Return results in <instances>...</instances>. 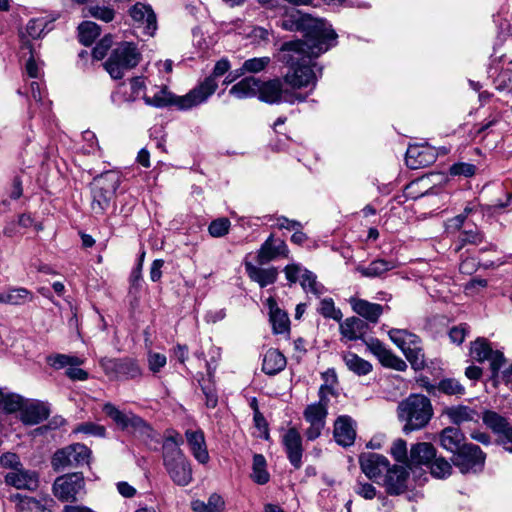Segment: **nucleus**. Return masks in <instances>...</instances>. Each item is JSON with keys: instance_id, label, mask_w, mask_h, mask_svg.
<instances>
[{"instance_id": "39448f33", "label": "nucleus", "mask_w": 512, "mask_h": 512, "mask_svg": "<svg viewBox=\"0 0 512 512\" xmlns=\"http://www.w3.org/2000/svg\"><path fill=\"white\" fill-rule=\"evenodd\" d=\"M121 179L118 173L109 171L95 178L92 188L91 210L95 215H102L109 208Z\"/></svg>"}, {"instance_id": "f257e3e1", "label": "nucleus", "mask_w": 512, "mask_h": 512, "mask_svg": "<svg viewBox=\"0 0 512 512\" xmlns=\"http://www.w3.org/2000/svg\"><path fill=\"white\" fill-rule=\"evenodd\" d=\"M309 51L300 41H288L281 46L278 60L289 67L284 82L294 89L310 87L313 90L322 76V67L313 61L319 55Z\"/></svg>"}, {"instance_id": "9d476101", "label": "nucleus", "mask_w": 512, "mask_h": 512, "mask_svg": "<svg viewBox=\"0 0 512 512\" xmlns=\"http://www.w3.org/2000/svg\"><path fill=\"white\" fill-rule=\"evenodd\" d=\"M100 366L112 380H132L142 376V370L132 358H102Z\"/></svg>"}, {"instance_id": "ddd939ff", "label": "nucleus", "mask_w": 512, "mask_h": 512, "mask_svg": "<svg viewBox=\"0 0 512 512\" xmlns=\"http://www.w3.org/2000/svg\"><path fill=\"white\" fill-rule=\"evenodd\" d=\"M306 97V95H302L301 93L284 90L282 82L279 79H273L267 82H261L259 80L258 98L261 101L270 104L281 101L293 104L295 102H304Z\"/></svg>"}, {"instance_id": "79ce46f5", "label": "nucleus", "mask_w": 512, "mask_h": 512, "mask_svg": "<svg viewBox=\"0 0 512 512\" xmlns=\"http://www.w3.org/2000/svg\"><path fill=\"white\" fill-rule=\"evenodd\" d=\"M194 512H224L225 501L219 494L209 496L207 502L195 500L191 504Z\"/></svg>"}, {"instance_id": "f8f14e48", "label": "nucleus", "mask_w": 512, "mask_h": 512, "mask_svg": "<svg viewBox=\"0 0 512 512\" xmlns=\"http://www.w3.org/2000/svg\"><path fill=\"white\" fill-rule=\"evenodd\" d=\"M229 69L230 62L227 59L223 58L217 61L212 74L191 90V95L186 99V101H189L191 100L190 98H192V102L198 103V105L205 103L209 97L214 94L218 87L216 78L226 74Z\"/></svg>"}, {"instance_id": "2f4dec72", "label": "nucleus", "mask_w": 512, "mask_h": 512, "mask_svg": "<svg viewBox=\"0 0 512 512\" xmlns=\"http://www.w3.org/2000/svg\"><path fill=\"white\" fill-rule=\"evenodd\" d=\"M439 438L441 447L453 453V455L466 444L464 434L457 427L444 428Z\"/></svg>"}, {"instance_id": "412c9836", "label": "nucleus", "mask_w": 512, "mask_h": 512, "mask_svg": "<svg viewBox=\"0 0 512 512\" xmlns=\"http://www.w3.org/2000/svg\"><path fill=\"white\" fill-rule=\"evenodd\" d=\"M435 149L428 145H410L406 151L405 161L410 169L429 166L436 161Z\"/></svg>"}, {"instance_id": "4468645a", "label": "nucleus", "mask_w": 512, "mask_h": 512, "mask_svg": "<svg viewBox=\"0 0 512 512\" xmlns=\"http://www.w3.org/2000/svg\"><path fill=\"white\" fill-rule=\"evenodd\" d=\"M103 412L122 430L143 433L148 429L147 423L141 417L131 411H122L110 402L103 405Z\"/></svg>"}, {"instance_id": "20e7f679", "label": "nucleus", "mask_w": 512, "mask_h": 512, "mask_svg": "<svg viewBox=\"0 0 512 512\" xmlns=\"http://www.w3.org/2000/svg\"><path fill=\"white\" fill-rule=\"evenodd\" d=\"M142 60L137 45L132 42H121L111 52L104 66L113 79H121L127 70L136 67Z\"/></svg>"}, {"instance_id": "c03bdc74", "label": "nucleus", "mask_w": 512, "mask_h": 512, "mask_svg": "<svg viewBox=\"0 0 512 512\" xmlns=\"http://www.w3.org/2000/svg\"><path fill=\"white\" fill-rule=\"evenodd\" d=\"M267 462L262 454L253 456L251 479L259 485H265L270 480V474L267 471Z\"/></svg>"}, {"instance_id": "f704fd0d", "label": "nucleus", "mask_w": 512, "mask_h": 512, "mask_svg": "<svg viewBox=\"0 0 512 512\" xmlns=\"http://www.w3.org/2000/svg\"><path fill=\"white\" fill-rule=\"evenodd\" d=\"M49 416L48 407L41 402L26 405L21 410V420L27 425H36L46 420Z\"/></svg>"}, {"instance_id": "a211bd4d", "label": "nucleus", "mask_w": 512, "mask_h": 512, "mask_svg": "<svg viewBox=\"0 0 512 512\" xmlns=\"http://www.w3.org/2000/svg\"><path fill=\"white\" fill-rule=\"evenodd\" d=\"M134 22V26L143 29L147 36H154L157 30V17L152 7L148 4L137 2L128 11Z\"/></svg>"}, {"instance_id": "e433bc0d", "label": "nucleus", "mask_w": 512, "mask_h": 512, "mask_svg": "<svg viewBox=\"0 0 512 512\" xmlns=\"http://www.w3.org/2000/svg\"><path fill=\"white\" fill-rule=\"evenodd\" d=\"M259 79L245 77L231 87L229 93L238 99L250 98L258 95Z\"/></svg>"}, {"instance_id": "37998d69", "label": "nucleus", "mask_w": 512, "mask_h": 512, "mask_svg": "<svg viewBox=\"0 0 512 512\" xmlns=\"http://www.w3.org/2000/svg\"><path fill=\"white\" fill-rule=\"evenodd\" d=\"M32 299L31 292L26 288H11L0 293V303L22 305Z\"/></svg>"}, {"instance_id": "8fccbe9b", "label": "nucleus", "mask_w": 512, "mask_h": 512, "mask_svg": "<svg viewBox=\"0 0 512 512\" xmlns=\"http://www.w3.org/2000/svg\"><path fill=\"white\" fill-rule=\"evenodd\" d=\"M270 62L271 59L268 56L247 59L239 68V74L244 75L246 73L254 74L262 72L266 69Z\"/></svg>"}, {"instance_id": "473e14b6", "label": "nucleus", "mask_w": 512, "mask_h": 512, "mask_svg": "<svg viewBox=\"0 0 512 512\" xmlns=\"http://www.w3.org/2000/svg\"><path fill=\"white\" fill-rule=\"evenodd\" d=\"M399 266L397 260L391 259H375L370 262L367 266H358L356 270L367 278L381 277L388 271L396 269Z\"/></svg>"}, {"instance_id": "dca6fc26", "label": "nucleus", "mask_w": 512, "mask_h": 512, "mask_svg": "<svg viewBox=\"0 0 512 512\" xmlns=\"http://www.w3.org/2000/svg\"><path fill=\"white\" fill-rule=\"evenodd\" d=\"M482 419L484 424L496 434L497 442L506 451L512 453V427L507 419L494 411H485Z\"/></svg>"}, {"instance_id": "72a5a7b5", "label": "nucleus", "mask_w": 512, "mask_h": 512, "mask_svg": "<svg viewBox=\"0 0 512 512\" xmlns=\"http://www.w3.org/2000/svg\"><path fill=\"white\" fill-rule=\"evenodd\" d=\"M267 303L269 306V319L273 332L276 334L288 333L290 330L288 314L278 307L273 298H269Z\"/></svg>"}, {"instance_id": "4c0bfd02", "label": "nucleus", "mask_w": 512, "mask_h": 512, "mask_svg": "<svg viewBox=\"0 0 512 512\" xmlns=\"http://www.w3.org/2000/svg\"><path fill=\"white\" fill-rule=\"evenodd\" d=\"M484 241V234L476 227L465 228L460 231L455 242L454 251L458 253L466 245L478 246Z\"/></svg>"}, {"instance_id": "7ed1b4c3", "label": "nucleus", "mask_w": 512, "mask_h": 512, "mask_svg": "<svg viewBox=\"0 0 512 512\" xmlns=\"http://www.w3.org/2000/svg\"><path fill=\"white\" fill-rule=\"evenodd\" d=\"M397 416L405 434L421 430L433 416L431 401L422 394H411L398 404Z\"/></svg>"}, {"instance_id": "6e6d98bb", "label": "nucleus", "mask_w": 512, "mask_h": 512, "mask_svg": "<svg viewBox=\"0 0 512 512\" xmlns=\"http://www.w3.org/2000/svg\"><path fill=\"white\" fill-rule=\"evenodd\" d=\"M451 470V464L443 457L434 458L433 461L430 462V471L434 477H447L451 474Z\"/></svg>"}, {"instance_id": "6ab92c4d", "label": "nucleus", "mask_w": 512, "mask_h": 512, "mask_svg": "<svg viewBox=\"0 0 512 512\" xmlns=\"http://www.w3.org/2000/svg\"><path fill=\"white\" fill-rule=\"evenodd\" d=\"M362 472L371 480L381 477L390 466L389 460L378 453L365 452L359 457Z\"/></svg>"}, {"instance_id": "4d7b16f0", "label": "nucleus", "mask_w": 512, "mask_h": 512, "mask_svg": "<svg viewBox=\"0 0 512 512\" xmlns=\"http://www.w3.org/2000/svg\"><path fill=\"white\" fill-rule=\"evenodd\" d=\"M13 499L19 501V508L21 510L40 512V509H42L44 506V503H42L40 500L29 496H22L21 494L14 495Z\"/></svg>"}, {"instance_id": "680f3d73", "label": "nucleus", "mask_w": 512, "mask_h": 512, "mask_svg": "<svg viewBox=\"0 0 512 512\" xmlns=\"http://www.w3.org/2000/svg\"><path fill=\"white\" fill-rule=\"evenodd\" d=\"M305 270L307 269L299 264H289L284 268V273L288 282L295 284L298 281L301 283Z\"/></svg>"}, {"instance_id": "864d4df0", "label": "nucleus", "mask_w": 512, "mask_h": 512, "mask_svg": "<svg viewBox=\"0 0 512 512\" xmlns=\"http://www.w3.org/2000/svg\"><path fill=\"white\" fill-rule=\"evenodd\" d=\"M438 390L446 395H463L465 388L458 380L453 378L442 379L437 386Z\"/></svg>"}, {"instance_id": "49530a36", "label": "nucleus", "mask_w": 512, "mask_h": 512, "mask_svg": "<svg viewBox=\"0 0 512 512\" xmlns=\"http://www.w3.org/2000/svg\"><path fill=\"white\" fill-rule=\"evenodd\" d=\"M23 56L29 54L25 64V71L31 78H37L40 75V66L30 42H24L21 46Z\"/></svg>"}, {"instance_id": "4be33fe9", "label": "nucleus", "mask_w": 512, "mask_h": 512, "mask_svg": "<svg viewBox=\"0 0 512 512\" xmlns=\"http://www.w3.org/2000/svg\"><path fill=\"white\" fill-rule=\"evenodd\" d=\"M288 253L289 249L286 243L270 235L258 250L257 262L260 265L267 264L281 257L287 258Z\"/></svg>"}, {"instance_id": "a878e982", "label": "nucleus", "mask_w": 512, "mask_h": 512, "mask_svg": "<svg viewBox=\"0 0 512 512\" xmlns=\"http://www.w3.org/2000/svg\"><path fill=\"white\" fill-rule=\"evenodd\" d=\"M349 303L351 305L352 310L359 315L360 317L364 318L367 322L376 324L380 318V316L383 314L385 306L378 304V303H372L367 300L357 298V297H351L349 299Z\"/></svg>"}, {"instance_id": "5fc2aeb1", "label": "nucleus", "mask_w": 512, "mask_h": 512, "mask_svg": "<svg viewBox=\"0 0 512 512\" xmlns=\"http://www.w3.org/2000/svg\"><path fill=\"white\" fill-rule=\"evenodd\" d=\"M319 313L329 319H333L335 321H341L343 315L340 309L335 307L334 301L332 298H325L320 302V307L318 308Z\"/></svg>"}, {"instance_id": "7c9ffc66", "label": "nucleus", "mask_w": 512, "mask_h": 512, "mask_svg": "<svg viewBox=\"0 0 512 512\" xmlns=\"http://www.w3.org/2000/svg\"><path fill=\"white\" fill-rule=\"evenodd\" d=\"M340 333L341 335L350 340H358L363 339L368 331V324L366 321L362 320L359 317H349L346 318L340 324Z\"/></svg>"}, {"instance_id": "6e6552de", "label": "nucleus", "mask_w": 512, "mask_h": 512, "mask_svg": "<svg viewBox=\"0 0 512 512\" xmlns=\"http://www.w3.org/2000/svg\"><path fill=\"white\" fill-rule=\"evenodd\" d=\"M389 337L403 352L412 367L416 370L425 365L424 353L420 345V338L402 329H391Z\"/></svg>"}, {"instance_id": "c9c22d12", "label": "nucleus", "mask_w": 512, "mask_h": 512, "mask_svg": "<svg viewBox=\"0 0 512 512\" xmlns=\"http://www.w3.org/2000/svg\"><path fill=\"white\" fill-rule=\"evenodd\" d=\"M286 366L285 356L277 349H269L263 358L262 370L268 375H275Z\"/></svg>"}, {"instance_id": "393cba45", "label": "nucleus", "mask_w": 512, "mask_h": 512, "mask_svg": "<svg viewBox=\"0 0 512 512\" xmlns=\"http://www.w3.org/2000/svg\"><path fill=\"white\" fill-rule=\"evenodd\" d=\"M409 471L406 467L389 466L384 479L386 492L390 495H400L408 489Z\"/></svg>"}, {"instance_id": "58836bf2", "label": "nucleus", "mask_w": 512, "mask_h": 512, "mask_svg": "<svg viewBox=\"0 0 512 512\" xmlns=\"http://www.w3.org/2000/svg\"><path fill=\"white\" fill-rule=\"evenodd\" d=\"M49 23L50 22L45 17L29 20L25 28V32L21 33L22 45L24 42H30L28 38L38 39L42 37L46 31L51 29L48 27Z\"/></svg>"}, {"instance_id": "a18cd8bd", "label": "nucleus", "mask_w": 512, "mask_h": 512, "mask_svg": "<svg viewBox=\"0 0 512 512\" xmlns=\"http://www.w3.org/2000/svg\"><path fill=\"white\" fill-rule=\"evenodd\" d=\"M100 35V27L91 21H85L78 27L79 41L85 45H91L94 40Z\"/></svg>"}, {"instance_id": "f3484780", "label": "nucleus", "mask_w": 512, "mask_h": 512, "mask_svg": "<svg viewBox=\"0 0 512 512\" xmlns=\"http://www.w3.org/2000/svg\"><path fill=\"white\" fill-rule=\"evenodd\" d=\"M190 95H191V90L185 95L176 96V95L172 94L171 92H169L167 90V87H162L158 92H156L153 95V97L143 95V99L145 100V103L147 105H151L154 107L161 108V107L174 105L179 110H189L193 107L198 106V103L192 102V100H193L192 98H190L191 100L186 101V99H188V97Z\"/></svg>"}, {"instance_id": "603ef678", "label": "nucleus", "mask_w": 512, "mask_h": 512, "mask_svg": "<svg viewBox=\"0 0 512 512\" xmlns=\"http://www.w3.org/2000/svg\"><path fill=\"white\" fill-rule=\"evenodd\" d=\"M389 453L395 461L406 464L409 467V454L407 442L404 439H395L391 444Z\"/></svg>"}, {"instance_id": "13d9d810", "label": "nucleus", "mask_w": 512, "mask_h": 512, "mask_svg": "<svg viewBox=\"0 0 512 512\" xmlns=\"http://www.w3.org/2000/svg\"><path fill=\"white\" fill-rule=\"evenodd\" d=\"M230 225L228 218H218L210 223L208 231L212 237H223L229 232Z\"/></svg>"}, {"instance_id": "c85d7f7f", "label": "nucleus", "mask_w": 512, "mask_h": 512, "mask_svg": "<svg viewBox=\"0 0 512 512\" xmlns=\"http://www.w3.org/2000/svg\"><path fill=\"white\" fill-rule=\"evenodd\" d=\"M436 457V449L431 443L419 442L413 444L409 451V468L413 466L429 465Z\"/></svg>"}, {"instance_id": "f03ea898", "label": "nucleus", "mask_w": 512, "mask_h": 512, "mask_svg": "<svg viewBox=\"0 0 512 512\" xmlns=\"http://www.w3.org/2000/svg\"><path fill=\"white\" fill-rule=\"evenodd\" d=\"M281 27L287 31H301L304 39L299 40L310 53L321 55L336 41L337 34L323 19L313 18L299 10H293L281 20Z\"/></svg>"}, {"instance_id": "423d86ee", "label": "nucleus", "mask_w": 512, "mask_h": 512, "mask_svg": "<svg viewBox=\"0 0 512 512\" xmlns=\"http://www.w3.org/2000/svg\"><path fill=\"white\" fill-rule=\"evenodd\" d=\"M328 392H331V389L326 385H322L319 389V401L308 405L303 412L305 420L310 424L305 432L306 438L309 441L317 439L325 427L328 414Z\"/></svg>"}, {"instance_id": "2eb2a0df", "label": "nucleus", "mask_w": 512, "mask_h": 512, "mask_svg": "<svg viewBox=\"0 0 512 512\" xmlns=\"http://www.w3.org/2000/svg\"><path fill=\"white\" fill-rule=\"evenodd\" d=\"M84 477L81 473H71L58 477L53 484V493L60 501H74L84 489Z\"/></svg>"}, {"instance_id": "de8ad7c7", "label": "nucleus", "mask_w": 512, "mask_h": 512, "mask_svg": "<svg viewBox=\"0 0 512 512\" xmlns=\"http://www.w3.org/2000/svg\"><path fill=\"white\" fill-rule=\"evenodd\" d=\"M301 287L306 293L310 292L317 297L325 293V287L317 281V276L308 269L304 271Z\"/></svg>"}, {"instance_id": "5701e85b", "label": "nucleus", "mask_w": 512, "mask_h": 512, "mask_svg": "<svg viewBox=\"0 0 512 512\" xmlns=\"http://www.w3.org/2000/svg\"><path fill=\"white\" fill-rule=\"evenodd\" d=\"M282 444L284 446L287 458L290 464L299 469L302 466V438L296 428H289L282 437Z\"/></svg>"}, {"instance_id": "cd10ccee", "label": "nucleus", "mask_w": 512, "mask_h": 512, "mask_svg": "<svg viewBox=\"0 0 512 512\" xmlns=\"http://www.w3.org/2000/svg\"><path fill=\"white\" fill-rule=\"evenodd\" d=\"M185 437L194 458L201 464L208 463L210 456L207 450L204 433L201 430H187Z\"/></svg>"}, {"instance_id": "9b49d317", "label": "nucleus", "mask_w": 512, "mask_h": 512, "mask_svg": "<svg viewBox=\"0 0 512 512\" xmlns=\"http://www.w3.org/2000/svg\"><path fill=\"white\" fill-rule=\"evenodd\" d=\"M486 455L480 447L472 443H466L452 457L453 465L462 474L480 472L485 464Z\"/></svg>"}, {"instance_id": "e2e57ef3", "label": "nucleus", "mask_w": 512, "mask_h": 512, "mask_svg": "<svg viewBox=\"0 0 512 512\" xmlns=\"http://www.w3.org/2000/svg\"><path fill=\"white\" fill-rule=\"evenodd\" d=\"M0 465L7 469L8 471H16L21 468L23 464L20 461V458L17 454L7 452L1 455L0 457Z\"/></svg>"}, {"instance_id": "052dcab7", "label": "nucleus", "mask_w": 512, "mask_h": 512, "mask_svg": "<svg viewBox=\"0 0 512 512\" xmlns=\"http://www.w3.org/2000/svg\"><path fill=\"white\" fill-rule=\"evenodd\" d=\"M74 432L76 433H84L88 435L104 437L106 434V429L102 425H98L92 422H86L78 425Z\"/></svg>"}, {"instance_id": "c756f323", "label": "nucleus", "mask_w": 512, "mask_h": 512, "mask_svg": "<svg viewBox=\"0 0 512 512\" xmlns=\"http://www.w3.org/2000/svg\"><path fill=\"white\" fill-rule=\"evenodd\" d=\"M245 270L248 277L261 288L275 283L278 277V269L275 267L261 268L247 262L245 263Z\"/></svg>"}, {"instance_id": "3c124183", "label": "nucleus", "mask_w": 512, "mask_h": 512, "mask_svg": "<svg viewBox=\"0 0 512 512\" xmlns=\"http://www.w3.org/2000/svg\"><path fill=\"white\" fill-rule=\"evenodd\" d=\"M492 348L485 338H477L471 344L470 355L478 362H483L491 355Z\"/></svg>"}, {"instance_id": "69168bd1", "label": "nucleus", "mask_w": 512, "mask_h": 512, "mask_svg": "<svg viewBox=\"0 0 512 512\" xmlns=\"http://www.w3.org/2000/svg\"><path fill=\"white\" fill-rule=\"evenodd\" d=\"M475 171L476 166L470 163H455L450 167V174L454 176L471 177Z\"/></svg>"}, {"instance_id": "0eeeda50", "label": "nucleus", "mask_w": 512, "mask_h": 512, "mask_svg": "<svg viewBox=\"0 0 512 512\" xmlns=\"http://www.w3.org/2000/svg\"><path fill=\"white\" fill-rule=\"evenodd\" d=\"M162 458L163 466L174 484L184 487L192 482V466L182 450L169 449Z\"/></svg>"}, {"instance_id": "bb28decb", "label": "nucleus", "mask_w": 512, "mask_h": 512, "mask_svg": "<svg viewBox=\"0 0 512 512\" xmlns=\"http://www.w3.org/2000/svg\"><path fill=\"white\" fill-rule=\"evenodd\" d=\"M356 431L354 421L349 416H340L334 424V438L335 441L344 447L350 446L354 443Z\"/></svg>"}, {"instance_id": "338daca9", "label": "nucleus", "mask_w": 512, "mask_h": 512, "mask_svg": "<svg viewBox=\"0 0 512 512\" xmlns=\"http://www.w3.org/2000/svg\"><path fill=\"white\" fill-rule=\"evenodd\" d=\"M354 491L364 499L371 500L376 496V488L366 482L357 481Z\"/></svg>"}, {"instance_id": "0e129e2a", "label": "nucleus", "mask_w": 512, "mask_h": 512, "mask_svg": "<svg viewBox=\"0 0 512 512\" xmlns=\"http://www.w3.org/2000/svg\"><path fill=\"white\" fill-rule=\"evenodd\" d=\"M113 38L111 35H105L94 47L92 55L96 60H102L109 48L112 46Z\"/></svg>"}, {"instance_id": "b1692460", "label": "nucleus", "mask_w": 512, "mask_h": 512, "mask_svg": "<svg viewBox=\"0 0 512 512\" xmlns=\"http://www.w3.org/2000/svg\"><path fill=\"white\" fill-rule=\"evenodd\" d=\"M365 344L367 345L368 349L379 359L383 366L395 369L397 371L406 370V362L388 350L378 339L369 338L367 341H365Z\"/></svg>"}, {"instance_id": "774afa93", "label": "nucleus", "mask_w": 512, "mask_h": 512, "mask_svg": "<svg viewBox=\"0 0 512 512\" xmlns=\"http://www.w3.org/2000/svg\"><path fill=\"white\" fill-rule=\"evenodd\" d=\"M468 332L469 326L467 324H460L450 329L449 337L453 343L461 344L465 340Z\"/></svg>"}, {"instance_id": "aec40b11", "label": "nucleus", "mask_w": 512, "mask_h": 512, "mask_svg": "<svg viewBox=\"0 0 512 512\" xmlns=\"http://www.w3.org/2000/svg\"><path fill=\"white\" fill-rule=\"evenodd\" d=\"M5 483L18 490H29L35 491L39 486L38 473L29 469H25L24 466L17 469L16 471H7L5 476Z\"/></svg>"}, {"instance_id": "bf43d9fd", "label": "nucleus", "mask_w": 512, "mask_h": 512, "mask_svg": "<svg viewBox=\"0 0 512 512\" xmlns=\"http://www.w3.org/2000/svg\"><path fill=\"white\" fill-rule=\"evenodd\" d=\"M89 14L92 17L98 20H102L106 23L111 22L115 17L114 9L98 5L89 7Z\"/></svg>"}, {"instance_id": "a19ab883", "label": "nucleus", "mask_w": 512, "mask_h": 512, "mask_svg": "<svg viewBox=\"0 0 512 512\" xmlns=\"http://www.w3.org/2000/svg\"><path fill=\"white\" fill-rule=\"evenodd\" d=\"M346 367L358 376H364L372 371V364L353 352H346L342 356Z\"/></svg>"}, {"instance_id": "ea45409f", "label": "nucleus", "mask_w": 512, "mask_h": 512, "mask_svg": "<svg viewBox=\"0 0 512 512\" xmlns=\"http://www.w3.org/2000/svg\"><path fill=\"white\" fill-rule=\"evenodd\" d=\"M445 413L450 421L456 425L469 421H477L479 418L477 411L463 405L449 407L446 409Z\"/></svg>"}, {"instance_id": "09e8293b", "label": "nucleus", "mask_w": 512, "mask_h": 512, "mask_svg": "<svg viewBox=\"0 0 512 512\" xmlns=\"http://www.w3.org/2000/svg\"><path fill=\"white\" fill-rule=\"evenodd\" d=\"M47 363L54 369H62L67 366H80L83 360L77 356L54 354L47 357Z\"/></svg>"}, {"instance_id": "1a4fd4ad", "label": "nucleus", "mask_w": 512, "mask_h": 512, "mask_svg": "<svg viewBox=\"0 0 512 512\" xmlns=\"http://www.w3.org/2000/svg\"><path fill=\"white\" fill-rule=\"evenodd\" d=\"M90 449L84 444L75 443L56 451L52 457L54 470L60 471L89 464Z\"/></svg>"}]
</instances>
